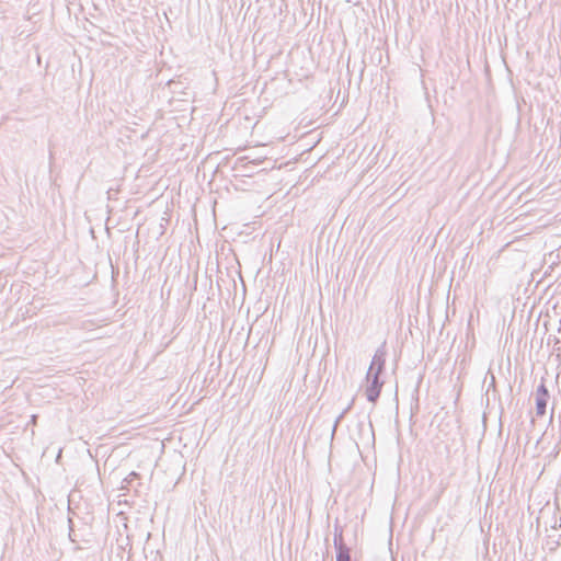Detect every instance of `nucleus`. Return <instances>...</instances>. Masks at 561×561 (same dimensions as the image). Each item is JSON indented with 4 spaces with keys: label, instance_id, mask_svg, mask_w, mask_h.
Listing matches in <instances>:
<instances>
[{
    "label": "nucleus",
    "instance_id": "obj_2",
    "mask_svg": "<svg viewBox=\"0 0 561 561\" xmlns=\"http://www.w3.org/2000/svg\"><path fill=\"white\" fill-rule=\"evenodd\" d=\"M333 543L336 550V561H352L351 548L345 543L343 528L337 523L334 525Z\"/></svg>",
    "mask_w": 561,
    "mask_h": 561
},
{
    "label": "nucleus",
    "instance_id": "obj_4",
    "mask_svg": "<svg viewBox=\"0 0 561 561\" xmlns=\"http://www.w3.org/2000/svg\"><path fill=\"white\" fill-rule=\"evenodd\" d=\"M386 356H387V351H386L385 344H382L381 346H379L376 350V352L373 356L370 366L368 368V371H370L371 374L373 373L382 374L385 370V365H386Z\"/></svg>",
    "mask_w": 561,
    "mask_h": 561
},
{
    "label": "nucleus",
    "instance_id": "obj_7",
    "mask_svg": "<svg viewBox=\"0 0 561 561\" xmlns=\"http://www.w3.org/2000/svg\"><path fill=\"white\" fill-rule=\"evenodd\" d=\"M37 417H38V416H37L36 414H33V415L31 416V421H30V423H31L32 425H36Z\"/></svg>",
    "mask_w": 561,
    "mask_h": 561
},
{
    "label": "nucleus",
    "instance_id": "obj_3",
    "mask_svg": "<svg viewBox=\"0 0 561 561\" xmlns=\"http://www.w3.org/2000/svg\"><path fill=\"white\" fill-rule=\"evenodd\" d=\"M550 399V394L548 388L543 380H541L540 385L537 387L535 392V404H536V415L541 417L547 412L548 401Z\"/></svg>",
    "mask_w": 561,
    "mask_h": 561
},
{
    "label": "nucleus",
    "instance_id": "obj_5",
    "mask_svg": "<svg viewBox=\"0 0 561 561\" xmlns=\"http://www.w3.org/2000/svg\"><path fill=\"white\" fill-rule=\"evenodd\" d=\"M351 409V405H348L346 409H344L340 414L339 416L335 419L334 421V424H333V430H332V435H334L339 424L341 423V421L344 419L345 414L350 411Z\"/></svg>",
    "mask_w": 561,
    "mask_h": 561
},
{
    "label": "nucleus",
    "instance_id": "obj_6",
    "mask_svg": "<svg viewBox=\"0 0 561 561\" xmlns=\"http://www.w3.org/2000/svg\"><path fill=\"white\" fill-rule=\"evenodd\" d=\"M139 474L135 471L130 472L129 476L125 479L127 483H131L135 479H138Z\"/></svg>",
    "mask_w": 561,
    "mask_h": 561
},
{
    "label": "nucleus",
    "instance_id": "obj_1",
    "mask_svg": "<svg viewBox=\"0 0 561 561\" xmlns=\"http://www.w3.org/2000/svg\"><path fill=\"white\" fill-rule=\"evenodd\" d=\"M382 374L367 371L365 394L369 402L376 403L380 397L383 380L380 379Z\"/></svg>",
    "mask_w": 561,
    "mask_h": 561
}]
</instances>
